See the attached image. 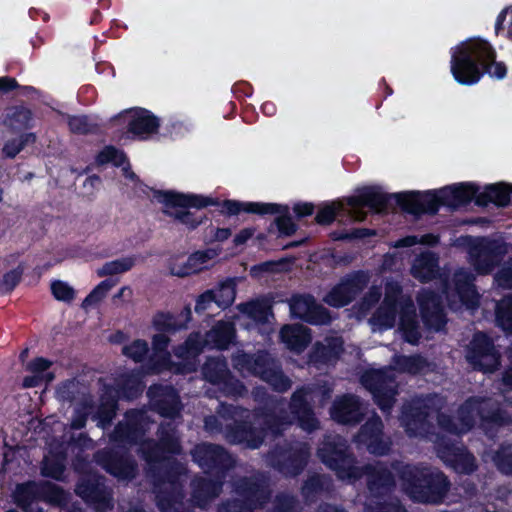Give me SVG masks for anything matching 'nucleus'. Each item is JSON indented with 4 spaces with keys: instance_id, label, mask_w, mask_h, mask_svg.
<instances>
[{
    "instance_id": "nucleus-1",
    "label": "nucleus",
    "mask_w": 512,
    "mask_h": 512,
    "mask_svg": "<svg viewBox=\"0 0 512 512\" xmlns=\"http://www.w3.org/2000/svg\"><path fill=\"white\" fill-rule=\"evenodd\" d=\"M443 398L433 395L423 399H416L410 406L402 411L401 424L409 436L429 437L436 444V451L442 461L459 473L469 474L476 469L475 458L461 447H456L440 438H433L431 425L427 418L437 417L438 426L443 431L452 434L468 432L477 419L482 421L503 423L504 417L491 399L472 397L458 410L455 419L439 413L443 408Z\"/></svg>"
},
{
    "instance_id": "nucleus-2",
    "label": "nucleus",
    "mask_w": 512,
    "mask_h": 512,
    "mask_svg": "<svg viewBox=\"0 0 512 512\" xmlns=\"http://www.w3.org/2000/svg\"><path fill=\"white\" fill-rule=\"evenodd\" d=\"M318 455L323 463L336 471L340 479L356 481L365 475L369 491L375 498L387 493L394 485V476L384 463L356 466L354 459L347 454L346 441L340 436L327 437Z\"/></svg>"
},
{
    "instance_id": "nucleus-3",
    "label": "nucleus",
    "mask_w": 512,
    "mask_h": 512,
    "mask_svg": "<svg viewBox=\"0 0 512 512\" xmlns=\"http://www.w3.org/2000/svg\"><path fill=\"white\" fill-rule=\"evenodd\" d=\"M397 316L404 339L411 344H416L420 338V332L413 301L410 297L401 294V286L398 282L387 281L384 301L369 321L372 330L381 331L392 328Z\"/></svg>"
},
{
    "instance_id": "nucleus-4",
    "label": "nucleus",
    "mask_w": 512,
    "mask_h": 512,
    "mask_svg": "<svg viewBox=\"0 0 512 512\" xmlns=\"http://www.w3.org/2000/svg\"><path fill=\"white\" fill-rule=\"evenodd\" d=\"M491 77L502 79L506 75V66L495 61V52L491 45L483 40H470L460 47L453 56L451 71L455 79L462 84L476 83L481 76L477 63Z\"/></svg>"
},
{
    "instance_id": "nucleus-5",
    "label": "nucleus",
    "mask_w": 512,
    "mask_h": 512,
    "mask_svg": "<svg viewBox=\"0 0 512 512\" xmlns=\"http://www.w3.org/2000/svg\"><path fill=\"white\" fill-rule=\"evenodd\" d=\"M392 468L397 472L404 490L414 501L440 503L449 489L446 476L435 468L402 463H397Z\"/></svg>"
},
{
    "instance_id": "nucleus-6",
    "label": "nucleus",
    "mask_w": 512,
    "mask_h": 512,
    "mask_svg": "<svg viewBox=\"0 0 512 512\" xmlns=\"http://www.w3.org/2000/svg\"><path fill=\"white\" fill-rule=\"evenodd\" d=\"M476 191V188L472 185L460 184L458 186L446 187L438 195L419 197L414 194H402L398 196V200L404 209L410 213H434L440 204L457 207L469 202L475 196Z\"/></svg>"
},
{
    "instance_id": "nucleus-7",
    "label": "nucleus",
    "mask_w": 512,
    "mask_h": 512,
    "mask_svg": "<svg viewBox=\"0 0 512 512\" xmlns=\"http://www.w3.org/2000/svg\"><path fill=\"white\" fill-rule=\"evenodd\" d=\"M233 362L239 371L259 376L279 392L291 387L290 379L282 374L276 361L267 353H259L255 357L239 353L234 356Z\"/></svg>"
},
{
    "instance_id": "nucleus-8",
    "label": "nucleus",
    "mask_w": 512,
    "mask_h": 512,
    "mask_svg": "<svg viewBox=\"0 0 512 512\" xmlns=\"http://www.w3.org/2000/svg\"><path fill=\"white\" fill-rule=\"evenodd\" d=\"M155 197L164 205L163 212L181 223L196 227L199 222L191 219L186 208H204L216 202L208 197L195 194H180L172 191L158 192Z\"/></svg>"
},
{
    "instance_id": "nucleus-9",
    "label": "nucleus",
    "mask_w": 512,
    "mask_h": 512,
    "mask_svg": "<svg viewBox=\"0 0 512 512\" xmlns=\"http://www.w3.org/2000/svg\"><path fill=\"white\" fill-rule=\"evenodd\" d=\"M361 383L372 393L379 408L389 413L395 402L397 387L394 369L366 371L361 377Z\"/></svg>"
},
{
    "instance_id": "nucleus-10",
    "label": "nucleus",
    "mask_w": 512,
    "mask_h": 512,
    "mask_svg": "<svg viewBox=\"0 0 512 512\" xmlns=\"http://www.w3.org/2000/svg\"><path fill=\"white\" fill-rule=\"evenodd\" d=\"M330 394L331 390L328 388H314L310 386L298 389L293 393L290 409L292 414L297 417L299 425L303 430L312 432L319 429L320 423L310 408V402L314 396L321 395V404L324 405Z\"/></svg>"
},
{
    "instance_id": "nucleus-11",
    "label": "nucleus",
    "mask_w": 512,
    "mask_h": 512,
    "mask_svg": "<svg viewBox=\"0 0 512 512\" xmlns=\"http://www.w3.org/2000/svg\"><path fill=\"white\" fill-rule=\"evenodd\" d=\"M466 359L474 369L483 372H492L499 365V353L491 340L483 333L474 335L468 346Z\"/></svg>"
},
{
    "instance_id": "nucleus-12",
    "label": "nucleus",
    "mask_w": 512,
    "mask_h": 512,
    "mask_svg": "<svg viewBox=\"0 0 512 512\" xmlns=\"http://www.w3.org/2000/svg\"><path fill=\"white\" fill-rule=\"evenodd\" d=\"M194 461L205 471L217 470V476L222 477L223 471L233 464L231 456L220 446L200 444L192 451Z\"/></svg>"
},
{
    "instance_id": "nucleus-13",
    "label": "nucleus",
    "mask_w": 512,
    "mask_h": 512,
    "mask_svg": "<svg viewBox=\"0 0 512 512\" xmlns=\"http://www.w3.org/2000/svg\"><path fill=\"white\" fill-rule=\"evenodd\" d=\"M205 379L213 384L222 385L226 394L242 395L245 387L230 377L226 362L222 358H210L203 367Z\"/></svg>"
},
{
    "instance_id": "nucleus-14",
    "label": "nucleus",
    "mask_w": 512,
    "mask_h": 512,
    "mask_svg": "<svg viewBox=\"0 0 512 512\" xmlns=\"http://www.w3.org/2000/svg\"><path fill=\"white\" fill-rule=\"evenodd\" d=\"M383 423L378 416L370 418L361 428L356 437L358 444L373 454L383 455L390 448V441L383 435Z\"/></svg>"
},
{
    "instance_id": "nucleus-15",
    "label": "nucleus",
    "mask_w": 512,
    "mask_h": 512,
    "mask_svg": "<svg viewBox=\"0 0 512 512\" xmlns=\"http://www.w3.org/2000/svg\"><path fill=\"white\" fill-rule=\"evenodd\" d=\"M283 406L282 401H271L270 407L264 413L255 415L254 421L251 423L255 427L254 437L260 436L264 440V436H267V433L257 431L258 427L263 424L268 426L273 435H276L292 423V418L284 412Z\"/></svg>"
},
{
    "instance_id": "nucleus-16",
    "label": "nucleus",
    "mask_w": 512,
    "mask_h": 512,
    "mask_svg": "<svg viewBox=\"0 0 512 512\" xmlns=\"http://www.w3.org/2000/svg\"><path fill=\"white\" fill-rule=\"evenodd\" d=\"M386 203L387 197L384 193L376 188H368L358 196L350 197L347 200L348 214L357 221H363L366 217V213L362 210L364 206L381 212L385 209Z\"/></svg>"
},
{
    "instance_id": "nucleus-17",
    "label": "nucleus",
    "mask_w": 512,
    "mask_h": 512,
    "mask_svg": "<svg viewBox=\"0 0 512 512\" xmlns=\"http://www.w3.org/2000/svg\"><path fill=\"white\" fill-rule=\"evenodd\" d=\"M245 413H247L245 410H240L238 408L233 410L235 424L233 427L229 424H225V438L231 443L243 444L248 448L255 449L263 443V439L260 436L254 437L255 427L252 426L251 423L238 422V420H241L245 417L243 415Z\"/></svg>"
},
{
    "instance_id": "nucleus-18",
    "label": "nucleus",
    "mask_w": 512,
    "mask_h": 512,
    "mask_svg": "<svg viewBox=\"0 0 512 512\" xmlns=\"http://www.w3.org/2000/svg\"><path fill=\"white\" fill-rule=\"evenodd\" d=\"M365 276L357 275L342 280L323 298V301L333 307H342L349 304L355 296L366 286Z\"/></svg>"
},
{
    "instance_id": "nucleus-19",
    "label": "nucleus",
    "mask_w": 512,
    "mask_h": 512,
    "mask_svg": "<svg viewBox=\"0 0 512 512\" xmlns=\"http://www.w3.org/2000/svg\"><path fill=\"white\" fill-rule=\"evenodd\" d=\"M333 420L342 424H356L364 416L363 404L352 394L337 397L330 411Z\"/></svg>"
},
{
    "instance_id": "nucleus-20",
    "label": "nucleus",
    "mask_w": 512,
    "mask_h": 512,
    "mask_svg": "<svg viewBox=\"0 0 512 512\" xmlns=\"http://www.w3.org/2000/svg\"><path fill=\"white\" fill-rule=\"evenodd\" d=\"M140 451L145 459L149 462H158L162 458V452L178 453L180 445L178 437L175 434L174 427L170 423L161 425L160 428V445H154L152 442L141 443Z\"/></svg>"
},
{
    "instance_id": "nucleus-21",
    "label": "nucleus",
    "mask_w": 512,
    "mask_h": 512,
    "mask_svg": "<svg viewBox=\"0 0 512 512\" xmlns=\"http://www.w3.org/2000/svg\"><path fill=\"white\" fill-rule=\"evenodd\" d=\"M290 311L294 317L312 324H326L330 321L327 310L316 304L311 296H295L290 300Z\"/></svg>"
},
{
    "instance_id": "nucleus-22",
    "label": "nucleus",
    "mask_w": 512,
    "mask_h": 512,
    "mask_svg": "<svg viewBox=\"0 0 512 512\" xmlns=\"http://www.w3.org/2000/svg\"><path fill=\"white\" fill-rule=\"evenodd\" d=\"M418 302L425 325L439 331L445 325V318L438 297L434 292L424 290L420 293Z\"/></svg>"
},
{
    "instance_id": "nucleus-23",
    "label": "nucleus",
    "mask_w": 512,
    "mask_h": 512,
    "mask_svg": "<svg viewBox=\"0 0 512 512\" xmlns=\"http://www.w3.org/2000/svg\"><path fill=\"white\" fill-rule=\"evenodd\" d=\"M76 493L85 501L93 503L97 512H105L111 507L110 494L100 479L82 480L77 485Z\"/></svg>"
},
{
    "instance_id": "nucleus-24",
    "label": "nucleus",
    "mask_w": 512,
    "mask_h": 512,
    "mask_svg": "<svg viewBox=\"0 0 512 512\" xmlns=\"http://www.w3.org/2000/svg\"><path fill=\"white\" fill-rule=\"evenodd\" d=\"M148 394L152 398L153 405L162 416L174 418L179 414L178 395L172 387L154 386L149 389Z\"/></svg>"
},
{
    "instance_id": "nucleus-25",
    "label": "nucleus",
    "mask_w": 512,
    "mask_h": 512,
    "mask_svg": "<svg viewBox=\"0 0 512 512\" xmlns=\"http://www.w3.org/2000/svg\"><path fill=\"white\" fill-rule=\"evenodd\" d=\"M95 458L97 463L118 479H130L135 475V465L128 458L116 457L109 451H100Z\"/></svg>"
},
{
    "instance_id": "nucleus-26",
    "label": "nucleus",
    "mask_w": 512,
    "mask_h": 512,
    "mask_svg": "<svg viewBox=\"0 0 512 512\" xmlns=\"http://www.w3.org/2000/svg\"><path fill=\"white\" fill-rule=\"evenodd\" d=\"M470 262L480 274L489 273L497 260L492 243L486 239L479 240L469 251Z\"/></svg>"
},
{
    "instance_id": "nucleus-27",
    "label": "nucleus",
    "mask_w": 512,
    "mask_h": 512,
    "mask_svg": "<svg viewBox=\"0 0 512 512\" xmlns=\"http://www.w3.org/2000/svg\"><path fill=\"white\" fill-rule=\"evenodd\" d=\"M157 503L163 512H178V507L183 498L178 490V484L174 475H169L167 480L163 481L157 487Z\"/></svg>"
},
{
    "instance_id": "nucleus-28",
    "label": "nucleus",
    "mask_w": 512,
    "mask_h": 512,
    "mask_svg": "<svg viewBox=\"0 0 512 512\" xmlns=\"http://www.w3.org/2000/svg\"><path fill=\"white\" fill-rule=\"evenodd\" d=\"M410 272L415 279L421 282L436 278L439 274L438 256L430 251L421 253L414 259Z\"/></svg>"
},
{
    "instance_id": "nucleus-29",
    "label": "nucleus",
    "mask_w": 512,
    "mask_h": 512,
    "mask_svg": "<svg viewBox=\"0 0 512 512\" xmlns=\"http://www.w3.org/2000/svg\"><path fill=\"white\" fill-rule=\"evenodd\" d=\"M474 277L464 269L454 274L455 297L468 308H474L478 303V294L473 285Z\"/></svg>"
},
{
    "instance_id": "nucleus-30",
    "label": "nucleus",
    "mask_w": 512,
    "mask_h": 512,
    "mask_svg": "<svg viewBox=\"0 0 512 512\" xmlns=\"http://www.w3.org/2000/svg\"><path fill=\"white\" fill-rule=\"evenodd\" d=\"M146 417L141 412L127 414L126 423H120L114 431V439L122 442H137L143 434Z\"/></svg>"
},
{
    "instance_id": "nucleus-31",
    "label": "nucleus",
    "mask_w": 512,
    "mask_h": 512,
    "mask_svg": "<svg viewBox=\"0 0 512 512\" xmlns=\"http://www.w3.org/2000/svg\"><path fill=\"white\" fill-rule=\"evenodd\" d=\"M282 342L290 350L303 351L311 341L309 329L303 325H285L280 331Z\"/></svg>"
},
{
    "instance_id": "nucleus-32",
    "label": "nucleus",
    "mask_w": 512,
    "mask_h": 512,
    "mask_svg": "<svg viewBox=\"0 0 512 512\" xmlns=\"http://www.w3.org/2000/svg\"><path fill=\"white\" fill-rule=\"evenodd\" d=\"M222 483L206 478H199L193 482L192 501L199 507H205L207 503L217 497L221 491Z\"/></svg>"
},
{
    "instance_id": "nucleus-33",
    "label": "nucleus",
    "mask_w": 512,
    "mask_h": 512,
    "mask_svg": "<svg viewBox=\"0 0 512 512\" xmlns=\"http://www.w3.org/2000/svg\"><path fill=\"white\" fill-rule=\"evenodd\" d=\"M239 493L244 497V506L247 510L256 509L266 501L268 492L263 484L244 481L237 487Z\"/></svg>"
},
{
    "instance_id": "nucleus-34",
    "label": "nucleus",
    "mask_w": 512,
    "mask_h": 512,
    "mask_svg": "<svg viewBox=\"0 0 512 512\" xmlns=\"http://www.w3.org/2000/svg\"><path fill=\"white\" fill-rule=\"evenodd\" d=\"M342 350V340L338 337L326 338L324 342L316 343L311 355V362L328 363L334 360Z\"/></svg>"
},
{
    "instance_id": "nucleus-35",
    "label": "nucleus",
    "mask_w": 512,
    "mask_h": 512,
    "mask_svg": "<svg viewBox=\"0 0 512 512\" xmlns=\"http://www.w3.org/2000/svg\"><path fill=\"white\" fill-rule=\"evenodd\" d=\"M235 329L230 322H218L207 334L206 344L218 349H225L232 342Z\"/></svg>"
},
{
    "instance_id": "nucleus-36",
    "label": "nucleus",
    "mask_w": 512,
    "mask_h": 512,
    "mask_svg": "<svg viewBox=\"0 0 512 512\" xmlns=\"http://www.w3.org/2000/svg\"><path fill=\"white\" fill-rule=\"evenodd\" d=\"M224 208L229 214H237L243 209L246 212L256 213L260 215L264 214H278L282 213L283 210L280 206L275 204H266V203H246L241 204L236 201H225Z\"/></svg>"
},
{
    "instance_id": "nucleus-37",
    "label": "nucleus",
    "mask_w": 512,
    "mask_h": 512,
    "mask_svg": "<svg viewBox=\"0 0 512 512\" xmlns=\"http://www.w3.org/2000/svg\"><path fill=\"white\" fill-rule=\"evenodd\" d=\"M308 451L306 448H303L299 451L298 455H293L291 453H283L281 457L286 461L289 460L291 462V468L286 463H282L280 460L274 459V454L272 455L271 464L273 466L278 467L281 471H284L287 474L296 475L300 470L303 469L307 457Z\"/></svg>"
},
{
    "instance_id": "nucleus-38",
    "label": "nucleus",
    "mask_w": 512,
    "mask_h": 512,
    "mask_svg": "<svg viewBox=\"0 0 512 512\" xmlns=\"http://www.w3.org/2000/svg\"><path fill=\"white\" fill-rule=\"evenodd\" d=\"M158 125L157 119L146 111L137 112L129 124L130 131L140 136L154 133Z\"/></svg>"
},
{
    "instance_id": "nucleus-39",
    "label": "nucleus",
    "mask_w": 512,
    "mask_h": 512,
    "mask_svg": "<svg viewBox=\"0 0 512 512\" xmlns=\"http://www.w3.org/2000/svg\"><path fill=\"white\" fill-rule=\"evenodd\" d=\"M170 339L164 334L159 333L152 338V348L154 357H159L162 360L161 364H155L151 367V371L158 373L168 366L170 354L166 351Z\"/></svg>"
},
{
    "instance_id": "nucleus-40",
    "label": "nucleus",
    "mask_w": 512,
    "mask_h": 512,
    "mask_svg": "<svg viewBox=\"0 0 512 512\" xmlns=\"http://www.w3.org/2000/svg\"><path fill=\"white\" fill-rule=\"evenodd\" d=\"M395 368L411 374L422 373L428 369V362L421 356H398L394 360Z\"/></svg>"
},
{
    "instance_id": "nucleus-41",
    "label": "nucleus",
    "mask_w": 512,
    "mask_h": 512,
    "mask_svg": "<svg viewBox=\"0 0 512 512\" xmlns=\"http://www.w3.org/2000/svg\"><path fill=\"white\" fill-rule=\"evenodd\" d=\"M30 119L31 113L28 109L24 107H12L6 112L4 124L13 130H20L28 126Z\"/></svg>"
},
{
    "instance_id": "nucleus-42",
    "label": "nucleus",
    "mask_w": 512,
    "mask_h": 512,
    "mask_svg": "<svg viewBox=\"0 0 512 512\" xmlns=\"http://www.w3.org/2000/svg\"><path fill=\"white\" fill-rule=\"evenodd\" d=\"M219 255V251L210 248L204 251H197L187 258L191 274L198 273L210 266V262Z\"/></svg>"
},
{
    "instance_id": "nucleus-43",
    "label": "nucleus",
    "mask_w": 512,
    "mask_h": 512,
    "mask_svg": "<svg viewBox=\"0 0 512 512\" xmlns=\"http://www.w3.org/2000/svg\"><path fill=\"white\" fill-rule=\"evenodd\" d=\"M214 294L215 304L219 308H226L230 306L236 296V285L233 280H226L221 283L217 288L211 290Z\"/></svg>"
},
{
    "instance_id": "nucleus-44",
    "label": "nucleus",
    "mask_w": 512,
    "mask_h": 512,
    "mask_svg": "<svg viewBox=\"0 0 512 512\" xmlns=\"http://www.w3.org/2000/svg\"><path fill=\"white\" fill-rule=\"evenodd\" d=\"M116 400L112 396V391L102 398L101 404L98 408L96 415L94 416L98 420V426L104 428L109 425L115 415Z\"/></svg>"
},
{
    "instance_id": "nucleus-45",
    "label": "nucleus",
    "mask_w": 512,
    "mask_h": 512,
    "mask_svg": "<svg viewBox=\"0 0 512 512\" xmlns=\"http://www.w3.org/2000/svg\"><path fill=\"white\" fill-rule=\"evenodd\" d=\"M238 309L254 321L260 323L268 322L269 317L272 316L270 308L258 301L242 303L238 305Z\"/></svg>"
},
{
    "instance_id": "nucleus-46",
    "label": "nucleus",
    "mask_w": 512,
    "mask_h": 512,
    "mask_svg": "<svg viewBox=\"0 0 512 512\" xmlns=\"http://www.w3.org/2000/svg\"><path fill=\"white\" fill-rule=\"evenodd\" d=\"M135 265L133 257H122L113 261L106 262L97 270L100 277L111 276L129 271Z\"/></svg>"
},
{
    "instance_id": "nucleus-47",
    "label": "nucleus",
    "mask_w": 512,
    "mask_h": 512,
    "mask_svg": "<svg viewBox=\"0 0 512 512\" xmlns=\"http://www.w3.org/2000/svg\"><path fill=\"white\" fill-rule=\"evenodd\" d=\"M25 269L26 265L21 262L17 265V267L6 272L0 279V293H11L20 283Z\"/></svg>"
},
{
    "instance_id": "nucleus-48",
    "label": "nucleus",
    "mask_w": 512,
    "mask_h": 512,
    "mask_svg": "<svg viewBox=\"0 0 512 512\" xmlns=\"http://www.w3.org/2000/svg\"><path fill=\"white\" fill-rule=\"evenodd\" d=\"M496 320L504 331L512 333V297H505L497 304Z\"/></svg>"
},
{
    "instance_id": "nucleus-49",
    "label": "nucleus",
    "mask_w": 512,
    "mask_h": 512,
    "mask_svg": "<svg viewBox=\"0 0 512 512\" xmlns=\"http://www.w3.org/2000/svg\"><path fill=\"white\" fill-rule=\"evenodd\" d=\"M202 346L201 336L191 334L183 345L175 349V355L183 359L194 358L201 352Z\"/></svg>"
},
{
    "instance_id": "nucleus-50",
    "label": "nucleus",
    "mask_w": 512,
    "mask_h": 512,
    "mask_svg": "<svg viewBox=\"0 0 512 512\" xmlns=\"http://www.w3.org/2000/svg\"><path fill=\"white\" fill-rule=\"evenodd\" d=\"M35 140V134L26 133L17 138L6 141L2 151L6 157L14 158L26 145L34 143Z\"/></svg>"
},
{
    "instance_id": "nucleus-51",
    "label": "nucleus",
    "mask_w": 512,
    "mask_h": 512,
    "mask_svg": "<svg viewBox=\"0 0 512 512\" xmlns=\"http://www.w3.org/2000/svg\"><path fill=\"white\" fill-rule=\"evenodd\" d=\"M485 196L497 205H507L511 200L510 185L502 183L491 185L486 189Z\"/></svg>"
},
{
    "instance_id": "nucleus-52",
    "label": "nucleus",
    "mask_w": 512,
    "mask_h": 512,
    "mask_svg": "<svg viewBox=\"0 0 512 512\" xmlns=\"http://www.w3.org/2000/svg\"><path fill=\"white\" fill-rule=\"evenodd\" d=\"M114 286L112 280H104L99 283L84 299L82 307L88 309L98 305L107 295V293Z\"/></svg>"
},
{
    "instance_id": "nucleus-53",
    "label": "nucleus",
    "mask_w": 512,
    "mask_h": 512,
    "mask_svg": "<svg viewBox=\"0 0 512 512\" xmlns=\"http://www.w3.org/2000/svg\"><path fill=\"white\" fill-rule=\"evenodd\" d=\"M92 398L84 395L83 399L77 403L75 415L72 418L71 426L74 429H81L85 426L87 415L92 412Z\"/></svg>"
},
{
    "instance_id": "nucleus-54",
    "label": "nucleus",
    "mask_w": 512,
    "mask_h": 512,
    "mask_svg": "<svg viewBox=\"0 0 512 512\" xmlns=\"http://www.w3.org/2000/svg\"><path fill=\"white\" fill-rule=\"evenodd\" d=\"M119 394L125 398H133L142 391V385L136 375H125L118 382Z\"/></svg>"
},
{
    "instance_id": "nucleus-55",
    "label": "nucleus",
    "mask_w": 512,
    "mask_h": 512,
    "mask_svg": "<svg viewBox=\"0 0 512 512\" xmlns=\"http://www.w3.org/2000/svg\"><path fill=\"white\" fill-rule=\"evenodd\" d=\"M37 492L38 488L35 483L20 484L14 491V499L19 506L25 508L32 502Z\"/></svg>"
},
{
    "instance_id": "nucleus-56",
    "label": "nucleus",
    "mask_w": 512,
    "mask_h": 512,
    "mask_svg": "<svg viewBox=\"0 0 512 512\" xmlns=\"http://www.w3.org/2000/svg\"><path fill=\"white\" fill-rule=\"evenodd\" d=\"M68 126L71 132L76 134H92L98 130L97 125L83 115L69 117Z\"/></svg>"
},
{
    "instance_id": "nucleus-57",
    "label": "nucleus",
    "mask_w": 512,
    "mask_h": 512,
    "mask_svg": "<svg viewBox=\"0 0 512 512\" xmlns=\"http://www.w3.org/2000/svg\"><path fill=\"white\" fill-rule=\"evenodd\" d=\"M149 351L145 340L137 339L122 347V353L135 362H141Z\"/></svg>"
},
{
    "instance_id": "nucleus-58",
    "label": "nucleus",
    "mask_w": 512,
    "mask_h": 512,
    "mask_svg": "<svg viewBox=\"0 0 512 512\" xmlns=\"http://www.w3.org/2000/svg\"><path fill=\"white\" fill-rule=\"evenodd\" d=\"M497 468L504 474L512 475V446H504L493 456Z\"/></svg>"
},
{
    "instance_id": "nucleus-59",
    "label": "nucleus",
    "mask_w": 512,
    "mask_h": 512,
    "mask_svg": "<svg viewBox=\"0 0 512 512\" xmlns=\"http://www.w3.org/2000/svg\"><path fill=\"white\" fill-rule=\"evenodd\" d=\"M154 326L163 332H173L185 327V323H178L170 314H159L154 318Z\"/></svg>"
},
{
    "instance_id": "nucleus-60",
    "label": "nucleus",
    "mask_w": 512,
    "mask_h": 512,
    "mask_svg": "<svg viewBox=\"0 0 512 512\" xmlns=\"http://www.w3.org/2000/svg\"><path fill=\"white\" fill-rule=\"evenodd\" d=\"M97 160L99 163L113 162L115 165H122L125 161V156L122 152L114 147L104 148L98 155Z\"/></svg>"
},
{
    "instance_id": "nucleus-61",
    "label": "nucleus",
    "mask_w": 512,
    "mask_h": 512,
    "mask_svg": "<svg viewBox=\"0 0 512 512\" xmlns=\"http://www.w3.org/2000/svg\"><path fill=\"white\" fill-rule=\"evenodd\" d=\"M51 289L57 300L69 302L74 298V289L65 282L56 281L52 283Z\"/></svg>"
},
{
    "instance_id": "nucleus-62",
    "label": "nucleus",
    "mask_w": 512,
    "mask_h": 512,
    "mask_svg": "<svg viewBox=\"0 0 512 512\" xmlns=\"http://www.w3.org/2000/svg\"><path fill=\"white\" fill-rule=\"evenodd\" d=\"M133 297V291L130 287H122L116 294L111 298V303L116 308H122L127 306Z\"/></svg>"
},
{
    "instance_id": "nucleus-63",
    "label": "nucleus",
    "mask_w": 512,
    "mask_h": 512,
    "mask_svg": "<svg viewBox=\"0 0 512 512\" xmlns=\"http://www.w3.org/2000/svg\"><path fill=\"white\" fill-rule=\"evenodd\" d=\"M343 205L341 203H334L324 207L316 216V221L320 224H328L334 220L337 211L341 210Z\"/></svg>"
},
{
    "instance_id": "nucleus-64",
    "label": "nucleus",
    "mask_w": 512,
    "mask_h": 512,
    "mask_svg": "<svg viewBox=\"0 0 512 512\" xmlns=\"http://www.w3.org/2000/svg\"><path fill=\"white\" fill-rule=\"evenodd\" d=\"M495 281L498 286L503 288L512 287V262L505 264L496 274Z\"/></svg>"
}]
</instances>
